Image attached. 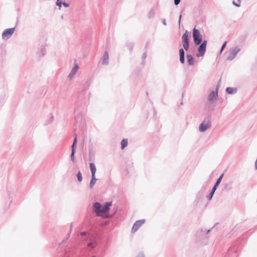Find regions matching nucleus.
I'll list each match as a JSON object with an SVG mask.
<instances>
[{
  "instance_id": "1",
  "label": "nucleus",
  "mask_w": 257,
  "mask_h": 257,
  "mask_svg": "<svg viewBox=\"0 0 257 257\" xmlns=\"http://www.w3.org/2000/svg\"><path fill=\"white\" fill-rule=\"evenodd\" d=\"M81 236L85 237V245L89 249H94L98 245L99 235L96 230L94 232L82 231L80 233Z\"/></svg>"
},
{
  "instance_id": "2",
  "label": "nucleus",
  "mask_w": 257,
  "mask_h": 257,
  "mask_svg": "<svg viewBox=\"0 0 257 257\" xmlns=\"http://www.w3.org/2000/svg\"><path fill=\"white\" fill-rule=\"evenodd\" d=\"M111 206L112 202H106L103 206L99 203L96 202L94 203L93 207L96 215L107 218L108 217V212Z\"/></svg>"
},
{
  "instance_id": "3",
  "label": "nucleus",
  "mask_w": 257,
  "mask_h": 257,
  "mask_svg": "<svg viewBox=\"0 0 257 257\" xmlns=\"http://www.w3.org/2000/svg\"><path fill=\"white\" fill-rule=\"evenodd\" d=\"M214 227L215 226H213L209 229L201 228L200 229H199L196 233V239L197 241L206 244L207 243V239L209 237L208 234Z\"/></svg>"
},
{
  "instance_id": "4",
  "label": "nucleus",
  "mask_w": 257,
  "mask_h": 257,
  "mask_svg": "<svg viewBox=\"0 0 257 257\" xmlns=\"http://www.w3.org/2000/svg\"><path fill=\"white\" fill-rule=\"evenodd\" d=\"M240 249V243L235 242L228 248L225 257H238Z\"/></svg>"
},
{
  "instance_id": "5",
  "label": "nucleus",
  "mask_w": 257,
  "mask_h": 257,
  "mask_svg": "<svg viewBox=\"0 0 257 257\" xmlns=\"http://www.w3.org/2000/svg\"><path fill=\"white\" fill-rule=\"evenodd\" d=\"M193 37L195 45H198L200 44L202 41V35L195 28H194L193 31Z\"/></svg>"
},
{
  "instance_id": "6",
  "label": "nucleus",
  "mask_w": 257,
  "mask_h": 257,
  "mask_svg": "<svg viewBox=\"0 0 257 257\" xmlns=\"http://www.w3.org/2000/svg\"><path fill=\"white\" fill-rule=\"evenodd\" d=\"M189 32L186 31L182 37V43L186 50H187L189 48Z\"/></svg>"
},
{
  "instance_id": "7",
  "label": "nucleus",
  "mask_w": 257,
  "mask_h": 257,
  "mask_svg": "<svg viewBox=\"0 0 257 257\" xmlns=\"http://www.w3.org/2000/svg\"><path fill=\"white\" fill-rule=\"evenodd\" d=\"M207 45V41H204L199 47L198 50V53L196 54L197 57L203 56L206 50Z\"/></svg>"
},
{
  "instance_id": "8",
  "label": "nucleus",
  "mask_w": 257,
  "mask_h": 257,
  "mask_svg": "<svg viewBox=\"0 0 257 257\" xmlns=\"http://www.w3.org/2000/svg\"><path fill=\"white\" fill-rule=\"evenodd\" d=\"M15 28L7 29L3 32L2 37L4 39H9L14 33Z\"/></svg>"
},
{
  "instance_id": "9",
  "label": "nucleus",
  "mask_w": 257,
  "mask_h": 257,
  "mask_svg": "<svg viewBox=\"0 0 257 257\" xmlns=\"http://www.w3.org/2000/svg\"><path fill=\"white\" fill-rule=\"evenodd\" d=\"M211 126V123L210 122V120H208L207 121H204L202 122V123L200 124L199 127V130L201 132H204L206 131L207 128L210 127Z\"/></svg>"
},
{
  "instance_id": "10",
  "label": "nucleus",
  "mask_w": 257,
  "mask_h": 257,
  "mask_svg": "<svg viewBox=\"0 0 257 257\" xmlns=\"http://www.w3.org/2000/svg\"><path fill=\"white\" fill-rule=\"evenodd\" d=\"M72 227L73 226H70L69 231L67 232L66 237L58 243L59 246H62L63 247L64 244L67 242V241L70 238Z\"/></svg>"
},
{
  "instance_id": "11",
  "label": "nucleus",
  "mask_w": 257,
  "mask_h": 257,
  "mask_svg": "<svg viewBox=\"0 0 257 257\" xmlns=\"http://www.w3.org/2000/svg\"><path fill=\"white\" fill-rule=\"evenodd\" d=\"M256 229V226H254L253 228H250L248 231L244 232L242 236L243 239H245L249 235H250Z\"/></svg>"
},
{
  "instance_id": "12",
  "label": "nucleus",
  "mask_w": 257,
  "mask_h": 257,
  "mask_svg": "<svg viewBox=\"0 0 257 257\" xmlns=\"http://www.w3.org/2000/svg\"><path fill=\"white\" fill-rule=\"evenodd\" d=\"M74 136H75V138H74V142H73V145L72 146V153L71 154V159L72 160V161H74V159H75V158H74V153H75L74 146L77 142V135L75 134Z\"/></svg>"
},
{
  "instance_id": "13",
  "label": "nucleus",
  "mask_w": 257,
  "mask_h": 257,
  "mask_svg": "<svg viewBox=\"0 0 257 257\" xmlns=\"http://www.w3.org/2000/svg\"><path fill=\"white\" fill-rule=\"evenodd\" d=\"M218 94L217 92L212 91L209 95L208 98L210 101H213L214 99H216L217 97Z\"/></svg>"
},
{
  "instance_id": "14",
  "label": "nucleus",
  "mask_w": 257,
  "mask_h": 257,
  "mask_svg": "<svg viewBox=\"0 0 257 257\" xmlns=\"http://www.w3.org/2000/svg\"><path fill=\"white\" fill-rule=\"evenodd\" d=\"M89 167L91 170L92 176H95V173L96 172V168L95 165H94V164L91 163H90Z\"/></svg>"
},
{
  "instance_id": "15",
  "label": "nucleus",
  "mask_w": 257,
  "mask_h": 257,
  "mask_svg": "<svg viewBox=\"0 0 257 257\" xmlns=\"http://www.w3.org/2000/svg\"><path fill=\"white\" fill-rule=\"evenodd\" d=\"M179 55H180V62L183 64L184 63V51L183 49H181L179 50Z\"/></svg>"
},
{
  "instance_id": "16",
  "label": "nucleus",
  "mask_w": 257,
  "mask_h": 257,
  "mask_svg": "<svg viewBox=\"0 0 257 257\" xmlns=\"http://www.w3.org/2000/svg\"><path fill=\"white\" fill-rule=\"evenodd\" d=\"M79 68V67L77 64H75L74 68L72 69L71 73H70L69 77H72L77 72Z\"/></svg>"
},
{
  "instance_id": "17",
  "label": "nucleus",
  "mask_w": 257,
  "mask_h": 257,
  "mask_svg": "<svg viewBox=\"0 0 257 257\" xmlns=\"http://www.w3.org/2000/svg\"><path fill=\"white\" fill-rule=\"evenodd\" d=\"M239 51V49H238V48H235V49L232 50L231 52V56L229 57V58L230 60L232 59L233 58H234L235 55L237 54V53Z\"/></svg>"
},
{
  "instance_id": "18",
  "label": "nucleus",
  "mask_w": 257,
  "mask_h": 257,
  "mask_svg": "<svg viewBox=\"0 0 257 257\" xmlns=\"http://www.w3.org/2000/svg\"><path fill=\"white\" fill-rule=\"evenodd\" d=\"M97 179L95 177V176H91V180L90 181V188H92L94 185L95 184V183H96V181Z\"/></svg>"
},
{
  "instance_id": "19",
  "label": "nucleus",
  "mask_w": 257,
  "mask_h": 257,
  "mask_svg": "<svg viewBox=\"0 0 257 257\" xmlns=\"http://www.w3.org/2000/svg\"><path fill=\"white\" fill-rule=\"evenodd\" d=\"M127 146V140L123 139L121 142V148L123 150Z\"/></svg>"
},
{
  "instance_id": "20",
  "label": "nucleus",
  "mask_w": 257,
  "mask_h": 257,
  "mask_svg": "<svg viewBox=\"0 0 257 257\" xmlns=\"http://www.w3.org/2000/svg\"><path fill=\"white\" fill-rule=\"evenodd\" d=\"M187 62L190 65H193L194 64V60L191 55H187Z\"/></svg>"
},
{
  "instance_id": "21",
  "label": "nucleus",
  "mask_w": 257,
  "mask_h": 257,
  "mask_svg": "<svg viewBox=\"0 0 257 257\" xmlns=\"http://www.w3.org/2000/svg\"><path fill=\"white\" fill-rule=\"evenodd\" d=\"M109 59V56L108 53H105L104 55V58L103 60V63L105 64H108Z\"/></svg>"
},
{
  "instance_id": "22",
  "label": "nucleus",
  "mask_w": 257,
  "mask_h": 257,
  "mask_svg": "<svg viewBox=\"0 0 257 257\" xmlns=\"http://www.w3.org/2000/svg\"><path fill=\"white\" fill-rule=\"evenodd\" d=\"M223 176V174H222L220 176V177L217 179L215 185L213 187H214V189H216L217 187H218V186L219 185V184H220L222 179V177Z\"/></svg>"
},
{
  "instance_id": "23",
  "label": "nucleus",
  "mask_w": 257,
  "mask_h": 257,
  "mask_svg": "<svg viewBox=\"0 0 257 257\" xmlns=\"http://www.w3.org/2000/svg\"><path fill=\"white\" fill-rule=\"evenodd\" d=\"M146 223V220L145 219H141L137 220L134 225H142L145 224Z\"/></svg>"
},
{
  "instance_id": "24",
  "label": "nucleus",
  "mask_w": 257,
  "mask_h": 257,
  "mask_svg": "<svg viewBox=\"0 0 257 257\" xmlns=\"http://www.w3.org/2000/svg\"><path fill=\"white\" fill-rule=\"evenodd\" d=\"M237 226L235 225L234 227L232 229V230L227 235L229 237H230L232 235L234 234V232L236 231L237 229H238V227L236 228Z\"/></svg>"
},
{
  "instance_id": "25",
  "label": "nucleus",
  "mask_w": 257,
  "mask_h": 257,
  "mask_svg": "<svg viewBox=\"0 0 257 257\" xmlns=\"http://www.w3.org/2000/svg\"><path fill=\"white\" fill-rule=\"evenodd\" d=\"M141 226H133L132 230H131V232L132 233H135V232H136L139 229V228Z\"/></svg>"
},
{
  "instance_id": "26",
  "label": "nucleus",
  "mask_w": 257,
  "mask_h": 257,
  "mask_svg": "<svg viewBox=\"0 0 257 257\" xmlns=\"http://www.w3.org/2000/svg\"><path fill=\"white\" fill-rule=\"evenodd\" d=\"M78 180L81 182L82 180V176L81 173L79 171L77 175Z\"/></svg>"
},
{
  "instance_id": "27",
  "label": "nucleus",
  "mask_w": 257,
  "mask_h": 257,
  "mask_svg": "<svg viewBox=\"0 0 257 257\" xmlns=\"http://www.w3.org/2000/svg\"><path fill=\"white\" fill-rule=\"evenodd\" d=\"M215 190H216V189H214V187H213L212 190V191L210 192L209 196L208 197L209 200H210L212 198V196L213 195V194H214V192L215 191Z\"/></svg>"
},
{
  "instance_id": "28",
  "label": "nucleus",
  "mask_w": 257,
  "mask_h": 257,
  "mask_svg": "<svg viewBox=\"0 0 257 257\" xmlns=\"http://www.w3.org/2000/svg\"><path fill=\"white\" fill-rule=\"evenodd\" d=\"M226 91L227 93H228L229 94H231L233 92V89L231 87H228L226 88Z\"/></svg>"
},
{
  "instance_id": "29",
  "label": "nucleus",
  "mask_w": 257,
  "mask_h": 257,
  "mask_svg": "<svg viewBox=\"0 0 257 257\" xmlns=\"http://www.w3.org/2000/svg\"><path fill=\"white\" fill-rule=\"evenodd\" d=\"M240 0H237V2H235V1H233V4L234 5H235V6L238 7L240 6Z\"/></svg>"
},
{
  "instance_id": "30",
  "label": "nucleus",
  "mask_w": 257,
  "mask_h": 257,
  "mask_svg": "<svg viewBox=\"0 0 257 257\" xmlns=\"http://www.w3.org/2000/svg\"><path fill=\"white\" fill-rule=\"evenodd\" d=\"M136 257H145V256L144 252L143 251H141Z\"/></svg>"
},
{
  "instance_id": "31",
  "label": "nucleus",
  "mask_w": 257,
  "mask_h": 257,
  "mask_svg": "<svg viewBox=\"0 0 257 257\" xmlns=\"http://www.w3.org/2000/svg\"><path fill=\"white\" fill-rule=\"evenodd\" d=\"M226 43L227 42L225 41L224 42L223 44L222 45V48H221V51H220V53L222 52V51H223V50L224 49V48L225 47L226 45Z\"/></svg>"
},
{
  "instance_id": "32",
  "label": "nucleus",
  "mask_w": 257,
  "mask_h": 257,
  "mask_svg": "<svg viewBox=\"0 0 257 257\" xmlns=\"http://www.w3.org/2000/svg\"><path fill=\"white\" fill-rule=\"evenodd\" d=\"M180 2V0H174V3L176 5H178Z\"/></svg>"
},
{
  "instance_id": "33",
  "label": "nucleus",
  "mask_w": 257,
  "mask_h": 257,
  "mask_svg": "<svg viewBox=\"0 0 257 257\" xmlns=\"http://www.w3.org/2000/svg\"><path fill=\"white\" fill-rule=\"evenodd\" d=\"M56 4H57V5L59 6V7H61V2L59 0H57Z\"/></svg>"
},
{
  "instance_id": "34",
  "label": "nucleus",
  "mask_w": 257,
  "mask_h": 257,
  "mask_svg": "<svg viewBox=\"0 0 257 257\" xmlns=\"http://www.w3.org/2000/svg\"><path fill=\"white\" fill-rule=\"evenodd\" d=\"M63 5L65 7H68V5L66 3H63Z\"/></svg>"
},
{
  "instance_id": "35",
  "label": "nucleus",
  "mask_w": 257,
  "mask_h": 257,
  "mask_svg": "<svg viewBox=\"0 0 257 257\" xmlns=\"http://www.w3.org/2000/svg\"><path fill=\"white\" fill-rule=\"evenodd\" d=\"M91 257H96L95 256L93 255V256H92Z\"/></svg>"
}]
</instances>
